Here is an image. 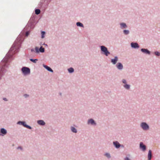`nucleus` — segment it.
Here are the masks:
<instances>
[{"label": "nucleus", "instance_id": "f3484780", "mask_svg": "<svg viewBox=\"0 0 160 160\" xmlns=\"http://www.w3.org/2000/svg\"><path fill=\"white\" fill-rule=\"evenodd\" d=\"M7 131L4 128H2L1 129L0 135L3 136L7 133Z\"/></svg>", "mask_w": 160, "mask_h": 160}, {"label": "nucleus", "instance_id": "58836bf2", "mask_svg": "<svg viewBox=\"0 0 160 160\" xmlns=\"http://www.w3.org/2000/svg\"><path fill=\"white\" fill-rule=\"evenodd\" d=\"M20 148H21V150L22 149V148L21 147Z\"/></svg>", "mask_w": 160, "mask_h": 160}, {"label": "nucleus", "instance_id": "aec40b11", "mask_svg": "<svg viewBox=\"0 0 160 160\" xmlns=\"http://www.w3.org/2000/svg\"><path fill=\"white\" fill-rule=\"evenodd\" d=\"M70 129L71 131L73 133H77L78 132L77 129L73 126L71 127Z\"/></svg>", "mask_w": 160, "mask_h": 160}, {"label": "nucleus", "instance_id": "f704fd0d", "mask_svg": "<svg viewBox=\"0 0 160 160\" xmlns=\"http://www.w3.org/2000/svg\"><path fill=\"white\" fill-rule=\"evenodd\" d=\"M31 51L32 52L34 51V49L32 48L31 49Z\"/></svg>", "mask_w": 160, "mask_h": 160}, {"label": "nucleus", "instance_id": "5701e85b", "mask_svg": "<svg viewBox=\"0 0 160 160\" xmlns=\"http://www.w3.org/2000/svg\"><path fill=\"white\" fill-rule=\"evenodd\" d=\"M76 25L78 27L84 28L83 25L80 22H78L76 23Z\"/></svg>", "mask_w": 160, "mask_h": 160}, {"label": "nucleus", "instance_id": "0eeeda50", "mask_svg": "<svg viewBox=\"0 0 160 160\" xmlns=\"http://www.w3.org/2000/svg\"><path fill=\"white\" fill-rule=\"evenodd\" d=\"M87 124L93 126H96L97 123L92 118L88 119L87 121Z\"/></svg>", "mask_w": 160, "mask_h": 160}, {"label": "nucleus", "instance_id": "393cba45", "mask_svg": "<svg viewBox=\"0 0 160 160\" xmlns=\"http://www.w3.org/2000/svg\"><path fill=\"white\" fill-rule=\"evenodd\" d=\"M40 13V10L39 9H37L35 10V14L37 15H38Z\"/></svg>", "mask_w": 160, "mask_h": 160}, {"label": "nucleus", "instance_id": "a211bd4d", "mask_svg": "<svg viewBox=\"0 0 160 160\" xmlns=\"http://www.w3.org/2000/svg\"><path fill=\"white\" fill-rule=\"evenodd\" d=\"M152 157V152L150 150H149L148 155V160H151Z\"/></svg>", "mask_w": 160, "mask_h": 160}, {"label": "nucleus", "instance_id": "1a4fd4ad", "mask_svg": "<svg viewBox=\"0 0 160 160\" xmlns=\"http://www.w3.org/2000/svg\"><path fill=\"white\" fill-rule=\"evenodd\" d=\"M140 148L143 152L146 150V146L142 142H140L139 145Z\"/></svg>", "mask_w": 160, "mask_h": 160}, {"label": "nucleus", "instance_id": "4be33fe9", "mask_svg": "<svg viewBox=\"0 0 160 160\" xmlns=\"http://www.w3.org/2000/svg\"><path fill=\"white\" fill-rule=\"evenodd\" d=\"M123 33L126 35L129 34L130 33V31L128 30L124 29L123 31Z\"/></svg>", "mask_w": 160, "mask_h": 160}, {"label": "nucleus", "instance_id": "f03ea898", "mask_svg": "<svg viewBox=\"0 0 160 160\" xmlns=\"http://www.w3.org/2000/svg\"><path fill=\"white\" fill-rule=\"evenodd\" d=\"M50 2V1L48 0H41L38 4V8L45 11L48 8Z\"/></svg>", "mask_w": 160, "mask_h": 160}, {"label": "nucleus", "instance_id": "4c0bfd02", "mask_svg": "<svg viewBox=\"0 0 160 160\" xmlns=\"http://www.w3.org/2000/svg\"><path fill=\"white\" fill-rule=\"evenodd\" d=\"M43 45H46V46H47V44H45V43H44V44H43Z\"/></svg>", "mask_w": 160, "mask_h": 160}, {"label": "nucleus", "instance_id": "6ab92c4d", "mask_svg": "<svg viewBox=\"0 0 160 160\" xmlns=\"http://www.w3.org/2000/svg\"><path fill=\"white\" fill-rule=\"evenodd\" d=\"M37 123L38 124L41 126H44L45 125V122L43 120H38L37 121Z\"/></svg>", "mask_w": 160, "mask_h": 160}, {"label": "nucleus", "instance_id": "39448f33", "mask_svg": "<svg viewBox=\"0 0 160 160\" xmlns=\"http://www.w3.org/2000/svg\"><path fill=\"white\" fill-rule=\"evenodd\" d=\"M21 71L23 75L25 76L29 75L30 73V69L28 67H23L21 69Z\"/></svg>", "mask_w": 160, "mask_h": 160}, {"label": "nucleus", "instance_id": "9b49d317", "mask_svg": "<svg viewBox=\"0 0 160 160\" xmlns=\"http://www.w3.org/2000/svg\"><path fill=\"white\" fill-rule=\"evenodd\" d=\"M21 125H22L24 127L27 128L28 129H32V127L26 124V123L24 121H21Z\"/></svg>", "mask_w": 160, "mask_h": 160}, {"label": "nucleus", "instance_id": "20e7f679", "mask_svg": "<svg viewBox=\"0 0 160 160\" xmlns=\"http://www.w3.org/2000/svg\"><path fill=\"white\" fill-rule=\"evenodd\" d=\"M101 51L103 52L106 56H108L110 53L108 50V48L104 46H100Z\"/></svg>", "mask_w": 160, "mask_h": 160}, {"label": "nucleus", "instance_id": "4468645a", "mask_svg": "<svg viewBox=\"0 0 160 160\" xmlns=\"http://www.w3.org/2000/svg\"><path fill=\"white\" fill-rule=\"evenodd\" d=\"M141 51L142 52L144 53L148 54V55L150 54V52L147 49L142 48L141 49Z\"/></svg>", "mask_w": 160, "mask_h": 160}, {"label": "nucleus", "instance_id": "e433bc0d", "mask_svg": "<svg viewBox=\"0 0 160 160\" xmlns=\"http://www.w3.org/2000/svg\"><path fill=\"white\" fill-rule=\"evenodd\" d=\"M3 100L5 101H7L6 98H4Z\"/></svg>", "mask_w": 160, "mask_h": 160}, {"label": "nucleus", "instance_id": "7c9ffc66", "mask_svg": "<svg viewBox=\"0 0 160 160\" xmlns=\"http://www.w3.org/2000/svg\"><path fill=\"white\" fill-rule=\"evenodd\" d=\"M122 82L124 84H127V82L126 80L124 79H123L122 80Z\"/></svg>", "mask_w": 160, "mask_h": 160}, {"label": "nucleus", "instance_id": "c85d7f7f", "mask_svg": "<svg viewBox=\"0 0 160 160\" xmlns=\"http://www.w3.org/2000/svg\"><path fill=\"white\" fill-rule=\"evenodd\" d=\"M155 55L157 56H160V52L158 51H156L154 52Z\"/></svg>", "mask_w": 160, "mask_h": 160}, {"label": "nucleus", "instance_id": "9d476101", "mask_svg": "<svg viewBox=\"0 0 160 160\" xmlns=\"http://www.w3.org/2000/svg\"><path fill=\"white\" fill-rule=\"evenodd\" d=\"M131 47L133 48H139V45L137 42H131Z\"/></svg>", "mask_w": 160, "mask_h": 160}, {"label": "nucleus", "instance_id": "c756f323", "mask_svg": "<svg viewBox=\"0 0 160 160\" xmlns=\"http://www.w3.org/2000/svg\"><path fill=\"white\" fill-rule=\"evenodd\" d=\"M30 60L33 63H36V61L38 60L37 59H33L32 58H31L30 59Z\"/></svg>", "mask_w": 160, "mask_h": 160}, {"label": "nucleus", "instance_id": "b1692460", "mask_svg": "<svg viewBox=\"0 0 160 160\" xmlns=\"http://www.w3.org/2000/svg\"><path fill=\"white\" fill-rule=\"evenodd\" d=\"M68 71L69 73H72L74 72V69L72 68H70L68 69Z\"/></svg>", "mask_w": 160, "mask_h": 160}, {"label": "nucleus", "instance_id": "2eb2a0df", "mask_svg": "<svg viewBox=\"0 0 160 160\" xmlns=\"http://www.w3.org/2000/svg\"><path fill=\"white\" fill-rule=\"evenodd\" d=\"M118 61V58L117 56H115L114 59H111V62L113 64H115Z\"/></svg>", "mask_w": 160, "mask_h": 160}, {"label": "nucleus", "instance_id": "f257e3e1", "mask_svg": "<svg viewBox=\"0 0 160 160\" xmlns=\"http://www.w3.org/2000/svg\"><path fill=\"white\" fill-rule=\"evenodd\" d=\"M36 17L35 14H32L24 29L21 32V44L24 39L28 37L31 30L34 28Z\"/></svg>", "mask_w": 160, "mask_h": 160}, {"label": "nucleus", "instance_id": "412c9836", "mask_svg": "<svg viewBox=\"0 0 160 160\" xmlns=\"http://www.w3.org/2000/svg\"><path fill=\"white\" fill-rule=\"evenodd\" d=\"M123 86L125 89L128 90H129L130 88V85L127 84L123 85Z\"/></svg>", "mask_w": 160, "mask_h": 160}, {"label": "nucleus", "instance_id": "f8f14e48", "mask_svg": "<svg viewBox=\"0 0 160 160\" xmlns=\"http://www.w3.org/2000/svg\"><path fill=\"white\" fill-rule=\"evenodd\" d=\"M120 28L122 29H126L128 28V26L126 23L124 22H121L120 24Z\"/></svg>", "mask_w": 160, "mask_h": 160}, {"label": "nucleus", "instance_id": "423d86ee", "mask_svg": "<svg viewBox=\"0 0 160 160\" xmlns=\"http://www.w3.org/2000/svg\"><path fill=\"white\" fill-rule=\"evenodd\" d=\"M140 127L144 130H147L149 129V125L145 122H142L140 124Z\"/></svg>", "mask_w": 160, "mask_h": 160}, {"label": "nucleus", "instance_id": "a878e982", "mask_svg": "<svg viewBox=\"0 0 160 160\" xmlns=\"http://www.w3.org/2000/svg\"><path fill=\"white\" fill-rule=\"evenodd\" d=\"M104 156L108 158L109 159L111 158L110 154L109 153H106L104 154Z\"/></svg>", "mask_w": 160, "mask_h": 160}, {"label": "nucleus", "instance_id": "dca6fc26", "mask_svg": "<svg viewBox=\"0 0 160 160\" xmlns=\"http://www.w3.org/2000/svg\"><path fill=\"white\" fill-rule=\"evenodd\" d=\"M43 66L45 68H46L48 71H49L52 72H53V70L50 67L44 64H43Z\"/></svg>", "mask_w": 160, "mask_h": 160}, {"label": "nucleus", "instance_id": "7ed1b4c3", "mask_svg": "<svg viewBox=\"0 0 160 160\" xmlns=\"http://www.w3.org/2000/svg\"><path fill=\"white\" fill-rule=\"evenodd\" d=\"M14 45L13 44L11 48L10 49L8 52L5 58L2 60V62H3L4 63L7 62L8 61V59L11 58L12 54L13 53V50H14V48L13 46Z\"/></svg>", "mask_w": 160, "mask_h": 160}, {"label": "nucleus", "instance_id": "ddd939ff", "mask_svg": "<svg viewBox=\"0 0 160 160\" xmlns=\"http://www.w3.org/2000/svg\"><path fill=\"white\" fill-rule=\"evenodd\" d=\"M116 67L119 70H122L123 68V66L121 62H118L116 65Z\"/></svg>", "mask_w": 160, "mask_h": 160}, {"label": "nucleus", "instance_id": "2f4dec72", "mask_svg": "<svg viewBox=\"0 0 160 160\" xmlns=\"http://www.w3.org/2000/svg\"><path fill=\"white\" fill-rule=\"evenodd\" d=\"M35 50L36 51V52L37 53H38L39 52V49L37 47H36L35 48Z\"/></svg>", "mask_w": 160, "mask_h": 160}, {"label": "nucleus", "instance_id": "cd10ccee", "mask_svg": "<svg viewBox=\"0 0 160 160\" xmlns=\"http://www.w3.org/2000/svg\"><path fill=\"white\" fill-rule=\"evenodd\" d=\"M45 32L43 31L41 32V38H44L45 37Z\"/></svg>", "mask_w": 160, "mask_h": 160}, {"label": "nucleus", "instance_id": "bb28decb", "mask_svg": "<svg viewBox=\"0 0 160 160\" xmlns=\"http://www.w3.org/2000/svg\"><path fill=\"white\" fill-rule=\"evenodd\" d=\"M39 51L41 52H44L45 51L44 48L41 46L39 48Z\"/></svg>", "mask_w": 160, "mask_h": 160}, {"label": "nucleus", "instance_id": "72a5a7b5", "mask_svg": "<svg viewBox=\"0 0 160 160\" xmlns=\"http://www.w3.org/2000/svg\"><path fill=\"white\" fill-rule=\"evenodd\" d=\"M124 160H131L128 158L127 157H126L124 158Z\"/></svg>", "mask_w": 160, "mask_h": 160}, {"label": "nucleus", "instance_id": "6e6552de", "mask_svg": "<svg viewBox=\"0 0 160 160\" xmlns=\"http://www.w3.org/2000/svg\"><path fill=\"white\" fill-rule=\"evenodd\" d=\"M113 143L114 147L116 148H118L121 147H123V145L120 144L117 141L113 142Z\"/></svg>", "mask_w": 160, "mask_h": 160}, {"label": "nucleus", "instance_id": "c9c22d12", "mask_svg": "<svg viewBox=\"0 0 160 160\" xmlns=\"http://www.w3.org/2000/svg\"><path fill=\"white\" fill-rule=\"evenodd\" d=\"M17 124H20V121H18V122H17Z\"/></svg>", "mask_w": 160, "mask_h": 160}, {"label": "nucleus", "instance_id": "473e14b6", "mask_svg": "<svg viewBox=\"0 0 160 160\" xmlns=\"http://www.w3.org/2000/svg\"><path fill=\"white\" fill-rule=\"evenodd\" d=\"M23 96L25 98H28V97H29V95L28 94H24L23 95Z\"/></svg>", "mask_w": 160, "mask_h": 160}]
</instances>
